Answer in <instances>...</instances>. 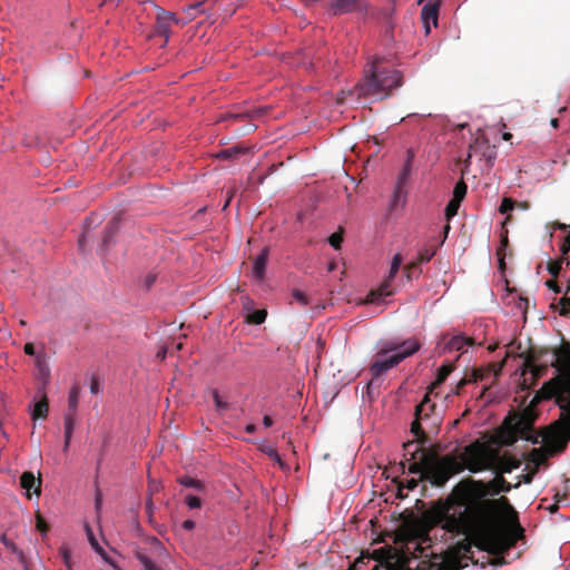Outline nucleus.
Returning a JSON list of instances; mask_svg holds the SVG:
<instances>
[{
	"mask_svg": "<svg viewBox=\"0 0 570 570\" xmlns=\"http://www.w3.org/2000/svg\"><path fill=\"white\" fill-rule=\"evenodd\" d=\"M156 21H155V35L164 37V45H167L169 33L173 24L178 23V18L174 12L166 11L160 7L155 6Z\"/></svg>",
	"mask_w": 570,
	"mask_h": 570,
	"instance_id": "11",
	"label": "nucleus"
},
{
	"mask_svg": "<svg viewBox=\"0 0 570 570\" xmlns=\"http://www.w3.org/2000/svg\"><path fill=\"white\" fill-rule=\"evenodd\" d=\"M558 374L546 382L533 399H554L561 410L559 419L551 425L552 439L558 451L570 442V368H557Z\"/></svg>",
	"mask_w": 570,
	"mask_h": 570,
	"instance_id": "4",
	"label": "nucleus"
},
{
	"mask_svg": "<svg viewBox=\"0 0 570 570\" xmlns=\"http://www.w3.org/2000/svg\"><path fill=\"white\" fill-rule=\"evenodd\" d=\"M560 252L562 254V257H564L570 252V233L567 236H564L560 245Z\"/></svg>",
	"mask_w": 570,
	"mask_h": 570,
	"instance_id": "52",
	"label": "nucleus"
},
{
	"mask_svg": "<svg viewBox=\"0 0 570 570\" xmlns=\"http://www.w3.org/2000/svg\"><path fill=\"white\" fill-rule=\"evenodd\" d=\"M435 253L436 247L422 248L419 252L417 258L410 264V268H417L421 264L430 262L432 257L435 255Z\"/></svg>",
	"mask_w": 570,
	"mask_h": 570,
	"instance_id": "28",
	"label": "nucleus"
},
{
	"mask_svg": "<svg viewBox=\"0 0 570 570\" xmlns=\"http://www.w3.org/2000/svg\"><path fill=\"white\" fill-rule=\"evenodd\" d=\"M94 549H95V551H96L97 553H99V554L102 557V559H104L106 562H108V563H109V564H111V566H115L114 561L108 557V554L106 553V551H105L100 546H97V547H95Z\"/></svg>",
	"mask_w": 570,
	"mask_h": 570,
	"instance_id": "55",
	"label": "nucleus"
},
{
	"mask_svg": "<svg viewBox=\"0 0 570 570\" xmlns=\"http://www.w3.org/2000/svg\"><path fill=\"white\" fill-rule=\"evenodd\" d=\"M119 217H114L105 227V233L102 237V247L105 249H107L112 244V238L119 229Z\"/></svg>",
	"mask_w": 570,
	"mask_h": 570,
	"instance_id": "23",
	"label": "nucleus"
},
{
	"mask_svg": "<svg viewBox=\"0 0 570 570\" xmlns=\"http://www.w3.org/2000/svg\"><path fill=\"white\" fill-rule=\"evenodd\" d=\"M90 391H91L92 394H98L99 393L100 389H99V381H98V379H96V377L91 379Z\"/></svg>",
	"mask_w": 570,
	"mask_h": 570,
	"instance_id": "58",
	"label": "nucleus"
},
{
	"mask_svg": "<svg viewBox=\"0 0 570 570\" xmlns=\"http://www.w3.org/2000/svg\"><path fill=\"white\" fill-rule=\"evenodd\" d=\"M48 412L49 403L46 394L43 393L42 397L35 404L31 416L33 420L46 419L48 416Z\"/></svg>",
	"mask_w": 570,
	"mask_h": 570,
	"instance_id": "26",
	"label": "nucleus"
},
{
	"mask_svg": "<svg viewBox=\"0 0 570 570\" xmlns=\"http://www.w3.org/2000/svg\"><path fill=\"white\" fill-rule=\"evenodd\" d=\"M519 481L520 483L523 482L525 484H530L533 481V476L528 472L525 474H522Z\"/></svg>",
	"mask_w": 570,
	"mask_h": 570,
	"instance_id": "63",
	"label": "nucleus"
},
{
	"mask_svg": "<svg viewBox=\"0 0 570 570\" xmlns=\"http://www.w3.org/2000/svg\"><path fill=\"white\" fill-rule=\"evenodd\" d=\"M136 558L140 562L144 570H161L149 557L142 552H137Z\"/></svg>",
	"mask_w": 570,
	"mask_h": 570,
	"instance_id": "35",
	"label": "nucleus"
},
{
	"mask_svg": "<svg viewBox=\"0 0 570 570\" xmlns=\"http://www.w3.org/2000/svg\"><path fill=\"white\" fill-rule=\"evenodd\" d=\"M185 502L186 504L190 508V509H198L202 507V501L198 497H195V495H191V494H188L186 498H185Z\"/></svg>",
	"mask_w": 570,
	"mask_h": 570,
	"instance_id": "48",
	"label": "nucleus"
},
{
	"mask_svg": "<svg viewBox=\"0 0 570 570\" xmlns=\"http://www.w3.org/2000/svg\"><path fill=\"white\" fill-rule=\"evenodd\" d=\"M497 484L500 488L501 492H510L512 488H519L520 481H518L514 485L508 482L502 474H497Z\"/></svg>",
	"mask_w": 570,
	"mask_h": 570,
	"instance_id": "37",
	"label": "nucleus"
},
{
	"mask_svg": "<svg viewBox=\"0 0 570 570\" xmlns=\"http://www.w3.org/2000/svg\"><path fill=\"white\" fill-rule=\"evenodd\" d=\"M76 424V415L75 414H65V438L71 439Z\"/></svg>",
	"mask_w": 570,
	"mask_h": 570,
	"instance_id": "36",
	"label": "nucleus"
},
{
	"mask_svg": "<svg viewBox=\"0 0 570 570\" xmlns=\"http://www.w3.org/2000/svg\"><path fill=\"white\" fill-rule=\"evenodd\" d=\"M439 8H440L439 0L433 3H428L423 7L422 19L425 23L426 32H430V27H429L430 21H433L434 24L438 23Z\"/></svg>",
	"mask_w": 570,
	"mask_h": 570,
	"instance_id": "20",
	"label": "nucleus"
},
{
	"mask_svg": "<svg viewBox=\"0 0 570 570\" xmlns=\"http://www.w3.org/2000/svg\"><path fill=\"white\" fill-rule=\"evenodd\" d=\"M529 299L527 297H519L518 308L525 315L529 307Z\"/></svg>",
	"mask_w": 570,
	"mask_h": 570,
	"instance_id": "54",
	"label": "nucleus"
},
{
	"mask_svg": "<svg viewBox=\"0 0 570 570\" xmlns=\"http://www.w3.org/2000/svg\"><path fill=\"white\" fill-rule=\"evenodd\" d=\"M293 297L303 306H306L309 303V301H308L307 296L305 295V293L299 291V289H294L293 291Z\"/></svg>",
	"mask_w": 570,
	"mask_h": 570,
	"instance_id": "49",
	"label": "nucleus"
},
{
	"mask_svg": "<svg viewBox=\"0 0 570 570\" xmlns=\"http://www.w3.org/2000/svg\"><path fill=\"white\" fill-rule=\"evenodd\" d=\"M508 246V238L503 237L501 240V246L497 250L498 261H499V268L503 272L505 269V253L504 249Z\"/></svg>",
	"mask_w": 570,
	"mask_h": 570,
	"instance_id": "38",
	"label": "nucleus"
},
{
	"mask_svg": "<svg viewBox=\"0 0 570 570\" xmlns=\"http://www.w3.org/2000/svg\"><path fill=\"white\" fill-rule=\"evenodd\" d=\"M503 363L491 364L488 368H474L469 376H464L456 384L455 394H460L461 389L470 383L482 382L490 373H493L494 377H498L502 370Z\"/></svg>",
	"mask_w": 570,
	"mask_h": 570,
	"instance_id": "12",
	"label": "nucleus"
},
{
	"mask_svg": "<svg viewBox=\"0 0 570 570\" xmlns=\"http://www.w3.org/2000/svg\"><path fill=\"white\" fill-rule=\"evenodd\" d=\"M343 242V236L340 233H333L330 238L328 243L335 248L338 249L341 247V244Z\"/></svg>",
	"mask_w": 570,
	"mask_h": 570,
	"instance_id": "50",
	"label": "nucleus"
},
{
	"mask_svg": "<svg viewBox=\"0 0 570 570\" xmlns=\"http://www.w3.org/2000/svg\"><path fill=\"white\" fill-rule=\"evenodd\" d=\"M546 285L552 289L554 293H560L561 292V288L560 286L558 285L557 281L554 279H549L546 282Z\"/></svg>",
	"mask_w": 570,
	"mask_h": 570,
	"instance_id": "57",
	"label": "nucleus"
},
{
	"mask_svg": "<svg viewBox=\"0 0 570 570\" xmlns=\"http://www.w3.org/2000/svg\"><path fill=\"white\" fill-rule=\"evenodd\" d=\"M267 312L265 309H256L247 314L246 322L249 324L261 325L265 322Z\"/></svg>",
	"mask_w": 570,
	"mask_h": 570,
	"instance_id": "33",
	"label": "nucleus"
},
{
	"mask_svg": "<svg viewBox=\"0 0 570 570\" xmlns=\"http://www.w3.org/2000/svg\"><path fill=\"white\" fill-rule=\"evenodd\" d=\"M454 366L452 364L442 365L436 373L434 382H432L430 390L439 387L445 382L449 375L452 373Z\"/></svg>",
	"mask_w": 570,
	"mask_h": 570,
	"instance_id": "29",
	"label": "nucleus"
},
{
	"mask_svg": "<svg viewBox=\"0 0 570 570\" xmlns=\"http://www.w3.org/2000/svg\"><path fill=\"white\" fill-rule=\"evenodd\" d=\"M405 273H406L407 279H411L412 278V274L413 273L420 274L421 269H420V266L417 268H410V264H409L407 266H405Z\"/></svg>",
	"mask_w": 570,
	"mask_h": 570,
	"instance_id": "62",
	"label": "nucleus"
},
{
	"mask_svg": "<svg viewBox=\"0 0 570 570\" xmlns=\"http://www.w3.org/2000/svg\"><path fill=\"white\" fill-rule=\"evenodd\" d=\"M462 471L463 465L458 456L446 454L440 458L435 453H430L425 481H429L433 487L442 488L451 476Z\"/></svg>",
	"mask_w": 570,
	"mask_h": 570,
	"instance_id": "6",
	"label": "nucleus"
},
{
	"mask_svg": "<svg viewBox=\"0 0 570 570\" xmlns=\"http://www.w3.org/2000/svg\"><path fill=\"white\" fill-rule=\"evenodd\" d=\"M268 255H269V248L264 247L262 249V252L259 253V255L254 261L253 276L258 281H262L265 276V269H266V265H267V261H268Z\"/></svg>",
	"mask_w": 570,
	"mask_h": 570,
	"instance_id": "18",
	"label": "nucleus"
},
{
	"mask_svg": "<svg viewBox=\"0 0 570 570\" xmlns=\"http://www.w3.org/2000/svg\"><path fill=\"white\" fill-rule=\"evenodd\" d=\"M481 509L466 520L462 535H471L474 546L489 553L507 552L515 546L517 538L498 523L501 509H512L507 497L480 502Z\"/></svg>",
	"mask_w": 570,
	"mask_h": 570,
	"instance_id": "2",
	"label": "nucleus"
},
{
	"mask_svg": "<svg viewBox=\"0 0 570 570\" xmlns=\"http://www.w3.org/2000/svg\"><path fill=\"white\" fill-rule=\"evenodd\" d=\"M420 481H421V480H420V478H419V479H414V478L409 479V480L406 481V485H405V488H406L407 490L412 491V490H414V489L419 485V482H420ZM403 489H404V487H403V485H401V487L399 488V494H400V497H403V493H402Z\"/></svg>",
	"mask_w": 570,
	"mask_h": 570,
	"instance_id": "51",
	"label": "nucleus"
},
{
	"mask_svg": "<svg viewBox=\"0 0 570 570\" xmlns=\"http://www.w3.org/2000/svg\"><path fill=\"white\" fill-rule=\"evenodd\" d=\"M367 6L365 0H331L328 10L334 16L360 12L366 10Z\"/></svg>",
	"mask_w": 570,
	"mask_h": 570,
	"instance_id": "13",
	"label": "nucleus"
},
{
	"mask_svg": "<svg viewBox=\"0 0 570 570\" xmlns=\"http://www.w3.org/2000/svg\"><path fill=\"white\" fill-rule=\"evenodd\" d=\"M497 475L485 482L472 478L460 481L451 494L440 502L431 512L432 525H441L452 534L464 533L466 520L481 509L480 502L491 500L489 497L500 494Z\"/></svg>",
	"mask_w": 570,
	"mask_h": 570,
	"instance_id": "1",
	"label": "nucleus"
},
{
	"mask_svg": "<svg viewBox=\"0 0 570 570\" xmlns=\"http://www.w3.org/2000/svg\"><path fill=\"white\" fill-rule=\"evenodd\" d=\"M428 534L420 537L419 542L414 544V551L411 557H404L401 560V569L390 568V570H460L473 561L472 547L474 541L471 535L448 548L443 553L428 552L422 543L431 547Z\"/></svg>",
	"mask_w": 570,
	"mask_h": 570,
	"instance_id": "3",
	"label": "nucleus"
},
{
	"mask_svg": "<svg viewBox=\"0 0 570 570\" xmlns=\"http://www.w3.org/2000/svg\"><path fill=\"white\" fill-rule=\"evenodd\" d=\"M430 452H422V456H420V460H413L409 461V468L407 471L411 474H419L420 480H426L425 479V471L428 470V461H429Z\"/></svg>",
	"mask_w": 570,
	"mask_h": 570,
	"instance_id": "19",
	"label": "nucleus"
},
{
	"mask_svg": "<svg viewBox=\"0 0 570 570\" xmlns=\"http://www.w3.org/2000/svg\"><path fill=\"white\" fill-rule=\"evenodd\" d=\"M410 342H419V341L415 338H410L402 343H396L393 341L385 342L383 344V346L381 347V350L379 351L380 355H391L390 353L394 354L400 351H404L406 347H410V344H409Z\"/></svg>",
	"mask_w": 570,
	"mask_h": 570,
	"instance_id": "22",
	"label": "nucleus"
},
{
	"mask_svg": "<svg viewBox=\"0 0 570 570\" xmlns=\"http://www.w3.org/2000/svg\"><path fill=\"white\" fill-rule=\"evenodd\" d=\"M392 282L393 279H390V278H385L380 287L375 291V292H372L371 294L373 296H377V297H384V296H390L394 293V288L392 286Z\"/></svg>",
	"mask_w": 570,
	"mask_h": 570,
	"instance_id": "32",
	"label": "nucleus"
},
{
	"mask_svg": "<svg viewBox=\"0 0 570 570\" xmlns=\"http://www.w3.org/2000/svg\"><path fill=\"white\" fill-rule=\"evenodd\" d=\"M181 527L185 529V530H193L195 528V522L193 520H185L181 524Z\"/></svg>",
	"mask_w": 570,
	"mask_h": 570,
	"instance_id": "64",
	"label": "nucleus"
},
{
	"mask_svg": "<svg viewBox=\"0 0 570 570\" xmlns=\"http://www.w3.org/2000/svg\"><path fill=\"white\" fill-rule=\"evenodd\" d=\"M402 85V73L385 66L383 59L375 58L365 70L363 79L355 85L354 90L350 95L356 94L358 98L377 96L384 99Z\"/></svg>",
	"mask_w": 570,
	"mask_h": 570,
	"instance_id": "5",
	"label": "nucleus"
},
{
	"mask_svg": "<svg viewBox=\"0 0 570 570\" xmlns=\"http://www.w3.org/2000/svg\"><path fill=\"white\" fill-rule=\"evenodd\" d=\"M550 453L543 448H533L527 455V460L539 466L544 464L549 458Z\"/></svg>",
	"mask_w": 570,
	"mask_h": 570,
	"instance_id": "25",
	"label": "nucleus"
},
{
	"mask_svg": "<svg viewBox=\"0 0 570 570\" xmlns=\"http://www.w3.org/2000/svg\"><path fill=\"white\" fill-rule=\"evenodd\" d=\"M474 345V340L464 335L452 336L444 346L446 351H463L464 346Z\"/></svg>",
	"mask_w": 570,
	"mask_h": 570,
	"instance_id": "21",
	"label": "nucleus"
},
{
	"mask_svg": "<svg viewBox=\"0 0 570 570\" xmlns=\"http://www.w3.org/2000/svg\"><path fill=\"white\" fill-rule=\"evenodd\" d=\"M521 461L513 455L509 453L499 455V453L493 450V468L491 470H495L499 474L511 473L513 470L519 469Z\"/></svg>",
	"mask_w": 570,
	"mask_h": 570,
	"instance_id": "14",
	"label": "nucleus"
},
{
	"mask_svg": "<svg viewBox=\"0 0 570 570\" xmlns=\"http://www.w3.org/2000/svg\"><path fill=\"white\" fill-rule=\"evenodd\" d=\"M1 542L12 551L17 550L14 543L11 540H9L4 534L1 537Z\"/></svg>",
	"mask_w": 570,
	"mask_h": 570,
	"instance_id": "59",
	"label": "nucleus"
},
{
	"mask_svg": "<svg viewBox=\"0 0 570 570\" xmlns=\"http://www.w3.org/2000/svg\"><path fill=\"white\" fill-rule=\"evenodd\" d=\"M413 158H414V154L411 149L407 150V158H406V161L401 170V173L399 174V177H397V183H396V187H395V190L393 193V200H392V207H394L397 203V200L400 199L401 195H402V191H403V186L404 184L406 183L411 171H412V161H413Z\"/></svg>",
	"mask_w": 570,
	"mask_h": 570,
	"instance_id": "15",
	"label": "nucleus"
},
{
	"mask_svg": "<svg viewBox=\"0 0 570 570\" xmlns=\"http://www.w3.org/2000/svg\"><path fill=\"white\" fill-rule=\"evenodd\" d=\"M248 150H249L248 147L238 145V146H234L232 148L223 149L222 151L216 154V157L219 159H236L239 157V155H243Z\"/></svg>",
	"mask_w": 570,
	"mask_h": 570,
	"instance_id": "27",
	"label": "nucleus"
},
{
	"mask_svg": "<svg viewBox=\"0 0 570 570\" xmlns=\"http://www.w3.org/2000/svg\"><path fill=\"white\" fill-rule=\"evenodd\" d=\"M178 482L186 488H194L196 490H204L205 485L202 481L196 480L191 476L184 475L178 479Z\"/></svg>",
	"mask_w": 570,
	"mask_h": 570,
	"instance_id": "34",
	"label": "nucleus"
},
{
	"mask_svg": "<svg viewBox=\"0 0 570 570\" xmlns=\"http://www.w3.org/2000/svg\"><path fill=\"white\" fill-rule=\"evenodd\" d=\"M20 485L27 491V498L30 499L31 494L40 495L41 493V479L36 478L31 471H26L20 476Z\"/></svg>",
	"mask_w": 570,
	"mask_h": 570,
	"instance_id": "16",
	"label": "nucleus"
},
{
	"mask_svg": "<svg viewBox=\"0 0 570 570\" xmlns=\"http://www.w3.org/2000/svg\"><path fill=\"white\" fill-rule=\"evenodd\" d=\"M59 553L61 556V559L63 561V564L66 566V570H71V551L67 546H62L59 549Z\"/></svg>",
	"mask_w": 570,
	"mask_h": 570,
	"instance_id": "42",
	"label": "nucleus"
},
{
	"mask_svg": "<svg viewBox=\"0 0 570 570\" xmlns=\"http://www.w3.org/2000/svg\"><path fill=\"white\" fill-rule=\"evenodd\" d=\"M504 552H501V553H493L494 556H498L495 559H493L491 561V563L495 567L498 566H502V564H505V560L503 557H500L501 554H503Z\"/></svg>",
	"mask_w": 570,
	"mask_h": 570,
	"instance_id": "60",
	"label": "nucleus"
},
{
	"mask_svg": "<svg viewBox=\"0 0 570 570\" xmlns=\"http://www.w3.org/2000/svg\"><path fill=\"white\" fill-rule=\"evenodd\" d=\"M540 360V355H534V352H531L527 360H525V366L529 367L534 375H539L541 370L535 365V363Z\"/></svg>",
	"mask_w": 570,
	"mask_h": 570,
	"instance_id": "41",
	"label": "nucleus"
},
{
	"mask_svg": "<svg viewBox=\"0 0 570 570\" xmlns=\"http://www.w3.org/2000/svg\"><path fill=\"white\" fill-rule=\"evenodd\" d=\"M551 366L556 368H570V343H563L552 351Z\"/></svg>",
	"mask_w": 570,
	"mask_h": 570,
	"instance_id": "17",
	"label": "nucleus"
},
{
	"mask_svg": "<svg viewBox=\"0 0 570 570\" xmlns=\"http://www.w3.org/2000/svg\"><path fill=\"white\" fill-rule=\"evenodd\" d=\"M463 465L472 473H478L493 468V450L481 441H474L466 445L458 456Z\"/></svg>",
	"mask_w": 570,
	"mask_h": 570,
	"instance_id": "7",
	"label": "nucleus"
},
{
	"mask_svg": "<svg viewBox=\"0 0 570 570\" xmlns=\"http://www.w3.org/2000/svg\"><path fill=\"white\" fill-rule=\"evenodd\" d=\"M436 405L431 402L429 393H426L423 400L415 406V419L411 424V432L417 438V442L426 444L429 436L424 432L423 424L429 429H438L440 424V417L435 415Z\"/></svg>",
	"mask_w": 570,
	"mask_h": 570,
	"instance_id": "8",
	"label": "nucleus"
},
{
	"mask_svg": "<svg viewBox=\"0 0 570 570\" xmlns=\"http://www.w3.org/2000/svg\"><path fill=\"white\" fill-rule=\"evenodd\" d=\"M533 419L531 410H525L519 417L505 419L504 425L508 426L510 433L507 444L515 442L518 436L529 440L528 432L532 430Z\"/></svg>",
	"mask_w": 570,
	"mask_h": 570,
	"instance_id": "10",
	"label": "nucleus"
},
{
	"mask_svg": "<svg viewBox=\"0 0 570 570\" xmlns=\"http://www.w3.org/2000/svg\"><path fill=\"white\" fill-rule=\"evenodd\" d=\"M424 444H421L417 442V439L415 441H407L403 444L404 449V456L407 461L416 460L417 454L422 456V452H428L423 449Z\"/></svg>",
	"mask_w": 570,
	"mask_h": 570,
	"instance_id": "24",
	"label": "nucleus"
},
{
	"mask_svg": "<svg viewBox=\"0 0 570 570\" xmlns=\"http://www.w3.org/2000/svg\"><path fill=\"white\" fill-rule=\"evenodd\" d=\"M401 264H402V256L400 254H395L392 259L390 268H392L393 272H399Z\"/></svg>",
	"mask_w": 570,
	"mask_h": 570,
	"instance_id": "53",
	"label": "nucleus"
},
{
	"mask_svg": "<svg viewBox=\"0 0 570 570\" xmlns=\"http://www.w3.org/2000/svg\"><path fill=\"white\" fill-rule=\"evenodd\" d=\"M468 186L463 180H460L455 184L454 190H453V197L458 200H463L466 195Z\"/></svg>",
	"mask_w": 570,
	"mask_h": 570,
	"instance_id": "39",
	"label": "nucleus"
},
{
	"mask_svg": "<svg viewBox=\"0 0 570 570\" xmlns=\"http://www.w3.org/2000/svg\"><path fill=\"white\" fill-rule=\"evenodd\" d=\"M564 261V257H561L560 259L550 261L548 264V272L551 276L557 277L562 268V263Z\"/></svg>",
	"mask_w": 570,
	"mask_h": 570,
	"instance_id": "43",
	"label": "nucleus"
},
{
	"mask_svg": "<svg viewBox=\"0 0 570 570\" xmlns=\"http://www.w3.org/2000/svg\"><path fill=\"white\" fill-rule=\"evenodd\" d=\"M515 205H517V203L512 198L504 197L499 207V212L501 214H508L515 207Z\"/></svg>",
	"mask_w": 570,
	"mask_h": 570,
	"instance_id": "45",
	"label": "nucleus"
},
{
	"mask_svg": "<svg viewBox=\"0 0 570 570\" xmlns=\"http://www.w3.org/2000/svg\"><path fill=\"white\" fill-rule=\"evenodd\" d=\"M79 393H80V389L77 386V385H73L70 391H69V396H68V409H67V412L68 414H77V407H78V402H79Z\"/></svg>",
	"mask_w": 570,
	"mask_h": 570,
	"instance_id": "30",
	"label": "nucleus"
},
{
	"mask_svg": "<svg viewBox=\"0 0 570 570\" xmlns=\"http://www.w3.org/2000/svg\"><path fill=\"white\" fill-rule=\"evenodd\" d=\"M23 351L27 355L33 356L36 355L33 343H27L23 347Z\"/></svg>",
	"mask_w": 570,
	"mask_h": 570,
	"instance_id": "61",
	"label": "nucleus"
},
{
	"mask_svg": "<svg viewBox=\"0 0 570 570\" xmlns=\"http://www.w3.org/2000/svg\"><path fill=\"white\" fill-rule=\"evenodd\" d=\"M461 200L452 198L446 207H445V216L448 219H451L458 214L459 207H460Z\"/></svg>",
	"mask_w": 570,
	"mask_h": 570,
	"instance_id": "40",
	"label": "nucleus"
},
{
	"mask_svg": "<svg viewBox=\"0 0 570 570\" xmlns=\"http://www.w3.org/2000/svg\"><path fill=\"white\" fill-rule=\"evenodd\" d=\"M409 344L410 347L391 355H380V352H377L375 361L370 366L373 379H377L389 370L395 367L403 360L416 353L421 347L420 342H410Z\"/></svg>",
	"mask_w": 570,
	"mask_h": 570,
	"instance_id": "9",
	"label": "nucleus"
},
{
	"mask_svg": "<svg viewBox=\"0 0 570 570\" xmlns=\"http://www.w3.org/2000/svg\"><path fill=\"white\" fill-rule=\"evenodd\" d=\"M86 532L88 534V539H89V542L91 544L92 548L99 546L98 541L96 540L94 533H92V530L91 528L89 527V524H86Z\"/></svg>",
	"mask_w": 570,
	"mask_h": 570,
	"instance_id": "56",
	"label": "nucleus"
},
{
	"mask_svg": "<svg viewBox=\"0 0 570 570\" xmlns=\"http://www.w3.org/2000/svg\"><path fill=\"white\" fill-rule=\"evenodd\" d=\"M36 366H37V370H38L40 376L47 381L50 376V368L46 361L45 354L36 355Z\"/></svg>",
	"mask_w": 570,
	"mask_h": 570,
	"instance_id": "31",
	"label": "nucleus"
},
{
	"mask_svg": "<svg viewBox=\"0 0 570 570\" xmlns=\"http://www.w3.org/2000/svg\"><path fill=\"white\" fill-rule=\"evenodd\" d=\"M212 396L217 411L223 412L228 409V403L222 400L219 392L217 390H213Z\"/></svg>",
	"mask_w": 570,
	"mask_h": 570,
	"instance_id": "44",
	"label": "nucleus"
},
{
	"mask_svg": "<svg viewBox=\"0 0 570 570\" xmlns=\"http://www.w3.org/2000/svg\"><path fill=\"white\" fill-rule=\"evenodd\" d=\"M36 520H37V523H36L37 530L43 534L47 533L49 530V525L39 512L36 514Z\"/></svg>",
	"mask_w": 570,
	"mask_h": 570,
	"instance_id": "47",
	"label": "nucleus"
},
{
	"mask_svg": "<svg viewBox=\"0 0 570 570\" xmlns=\"http://www.w3.org/2000/svg\"><path fill=\"white\" fill-rule=\"evenodd\" d=\"M247 117H252V115L248 112H228L222 118V120L238 121Z\"/></svg>",
	"mask_w": 570,
	"mask_h": 570,
	"instance_id": "46",
	"label": "nucleus"
}]
</instances>
